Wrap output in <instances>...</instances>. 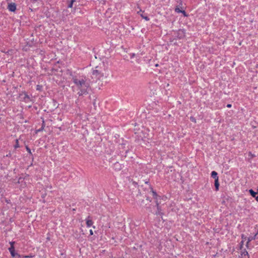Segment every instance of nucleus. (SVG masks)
I'll return each mask as SVG.
<instances>
[{
  "label": "nucleus",
  "mask_w": 258,
  "mask_h": 258,
  "mask_svg": "<svg viewBox=\"0 0 258 258\" xmlns=\"http://www.w3.org/2000/svg\"><path fill=\"white\" fill-rule=\"evenodd\" d=\"M72 80L78 90V94L81 95L87 93V89L90 87V84L86 77H84V76L74 77Z\"/></svg>",
  "instance_id": "f257e3e1"
},
{
  "label": "nucleus",
  "mask_w": 258,
  "mask_h": 258,
  "mask_svg": "<svg viewBox=\"0 0 258 258\" xmlns=\"http://www.w3.org/2000/svg\"><path fill=\"white\" fill-rule=\"evenodd\" d=\"M93 75L99 79L107 78L109 75L107 68L103 64V67H97L96 69L93 70Z\"/></svg>",
  "instance_id": "f03ea898"
},
{
  "label": "nucleus",
  "mask_w": 258,
  "mask_h": 258,
  "mask_svg": "<svg viewBox=\"0 0 258 258\" xmlns=\"http://www.w3.org/2000/svg\"><path fill=\"white\" fill-rule=\"evenodd\" d=\"M14 241L10 242L11 246L10 247V248H9V251L10 252L12 256L15 257V256H18V257H20V255L18 254V253H16L15 252V249L14 245Z\"/></svg>",
  "instance_id": "7ed1b4c3"
},
{
  "label": "nucleus",
  "mask_w": 258,
  "mask_h": 258,
  "mask_svg": "<svg viewBox=\"0 0 258 258\" xmlns=\"http://www.w3.org/2000/svg\"><path fill=\"white\" fill-rule=\"evenodd\" d=\"M8 9L11 12H15L16 10V5L15 3H9Z\"/></svg>",
  "instance_id": "20e7f679"
},
{
  "label": "nucleus",
  "mask_w": 258,
  "mask_h": 258,
  "mask_svg": "<svg viewBox=\"0 0 258 258\" xmlns=\"http://www.w3.org/2000/svg\"><path fill=\"white\" fill-rule=\"evenodd\" d=\"M86 224L87 227H90L93 224V222L89 217L86 219Z\"/></svg>",
  "instance_id": "39448f33"
},
{
  "label": "nucleus",
  "mask_w": 258,
  "mask_h": 258,
  "mask_svg": "<svg viewBox=\"0 0 258 258\" xmlns=\"http://www.w3.org/2000/svg\"><path fill=\"white\" fill-rule=\"evenodd\" d=\"M219 186V183L218 178V179L216 178L215 180V187L216 191H218Z\"/></svg>",
  "instance_id": "423d86ee"
},
{
  "label": "nucleus",
  "mask_w": 258,
  "mask_h": 258,
  "mask_svg": "<svg viewBox=\"0 0 258 258\" xmlns=\"http://www.w3.org/2000/svg\"><path fill=\"white\" fill-rule=\"evenodd\" d=\"M249 192L250 194L251 195V196L254 197V198H255V197H256V196L257 195V192L254 191V190H253L252 189H250Z\"/></svg>",
  "instance_id": "0eeeda50"
},
{
  "label": "nucleus",
  "mask_w": 258,
  "mask_h": 258,
  "mask_svg": "<svg viewBox=\"0 0 258 258\" xmlns=\"http://www.w3.org/2000/svg\"><path fill=\"white\" fill-rule=\"evenodd\" d=\"M30 99V97L28 95V94L25 93V92H24V101L28 102V101H29Z\"/></svg>",
  "instance_id": "6e6552de"
},
{
  "label": "nucleus",
  "mask_w": 258,
  "mask_h": 258,
  "mask_svg": "<svg viewBox=\"0 0 258 258\" xmlns=\"http://www.w3.org/2000/svg\"><path fill=\"white\" fill-rule=\"evenodd\" d=\"M211 175L212 177H213V178L215 179V180L216 179V178L218 179V173L216 171H212Z\"/></svg>",
  "instance_id": "1a4fd4ad"
},
{
  "label": "nucleus",
  "mask_w": 258,
  "mask_h": 258,
  "mask_svg": "<svg viewBox=\"0 0 258 258\" xmlns=\"http://www.w3.org/2000/svg\"><path fill=\"white\" fill-rule=\"evenodd\" d=\"M45 127V122H44V120H43L42 121V126H41V128H39L38 130L37 131V132H40V131H42L43 130V129Z\"/></svg>",
  "instance_id": "9d476101"
},
{
  "label": "nucleus",
  "mask_w": 258,
  "mask_h": 258,
  "mask_svg": "<svg viewBox=\"0 0 258 258\" xmlns=\"http://www.w3.org/2000/svg\"><path fill=\"white\" fill-rule=\"evenodd\" d=\"M19 147H20L19 144V140L16 139L14 148H15V149H18V148H19Z\"/></svg>",
  "instance_id": "9b49d317"
},
{
  "label": "nucleus",
  "mask_w": 258,
  "mask_h": 258,
  "mask_svg": "<svg viewBox=\"0 0 258 258\" xmlns=\"http://www.w3.org/2000/svg\"><path fill=\"white\" fill-rule=\"evenodd\" d=\"M256 234H254L253 236L249 237L248 239L247 242L251 241L252 240H254L256 236Z\"/></svg>",
  "instance_id": "f8f14e48"
},
{
  "label": "nucleus",
  "mask_w": 258,
  "mask_h": 258,
  "mask_svg": "<svg viewBox=\"0 0 258 258\" xmlns=\"http://www.w3.org/2000/svg\"><path fill=\"white\" fill-rule=\"evenodd\" d=\"M25 147H26V149L27 151L28 152V153L29 154H30V155H32V151L30 150V149L29 148L28 146H26Z\"/></svg>",
  "instance_id": "ddd939ff"
},
{
  "label": "nucleus",
  "mask_w": 258,
  "mask_h": 258,
  "mask_svg": "<svg viewBox=\"0 0 258 258\" xmlns=\"http://www.w3.org/2000/svg\"><path fill=\"white\" fill-rule=\"evenodd\" d=\"M141 16L142 17V18L145 19L146 21H149L150 20V18L147 16H145V15H143V14H141Z\"/></svg>",
  "instance_id": "4468645a"
},
{
  "label": "nucleus",
  "mask_w": 258,
  "mask_h": 258,
  "mask_svg": "<svg viewBox=\"0 0 258 258\" xmlns=\"http://www.w3.org/2000/svg\"><path fill=\"white\" fill-rule=\"evenodd\" d=\"M175 10L176 13H181L182 12V10H180L178 7H176Z\"/></svg>",
  "instance_id": "2eb2a0df"
},
{
  "label": "nucleus",
  "mask_w": 258,
  "mask_h": 258,
  "mask_svg": "<svg viewBox=\"0 0 258 258\" xmlns=\"http://www.w3.org/2000/svg\"><path fill=\"white\" fill-rule=\"evenodd\" d=\"M181 34L183 36H185V32L182 30H179L178 34Z\"/></svg>",
  "instance_id": "dca6fc26"
},
{
  "label": "nucleus",
  "mask_w": 258,
  "mask_h": 258,
  "mask_svg": "<svg viewBox=\"0 0 258 258\" xmlns=\"http://www.w3.org/2000/svg\"><path fill=\"white\" fill-rule=\"evenodd\" d=\"M75 2V0H71V3L70 4H69V5L68 6V7L69 8H72L73 7V3L74 2Z\"/></svg>",
  "instance_id": "f3484780"
},
{
  "label": "nucleus",
  "mask_w": 258,
  "mask_h": 258,
  "mask_svg": "<svg viewBox=\"0 0 258 258\" xmlns=\"http://www.w3.org/2000/svg\"><path fill=\"white\" fill-rule=\"evenodd\" d=\"M42 86L41 85H37V86H36V90H39V91H41V89H42Z\"/></svg>",
  "instance_id": "a211bd4d"
},
{
  "label": "nucleus",
  "mask_w": 258,
  "mask_h": 258,
  "mask_svg": "<svg viewBox=\"0 0 258 258\" xmlns=\"http://www.w3.org/2000/svg\"><path fill=\"white\" fill-rule=\"evenodd\" d=\"M181 13L183 14L184 17H187V15L186 14L185 11L182 10Z\"/></svg>",
  "instance_id": "6ab92c4d"
},
{
  "label": "nucleus",
  "mask_w": 258,
  "mask_h": 258,
  "mask_svg": "<svg viewBox=\"0 0 258 258\" xmlns=\"http://www.w3.org/2000/svg\"><path fill=\"white\" fill-rule=\"evenodd\" d=\"M242 255H243L244 256H247L248 257V253H247V251H245V252H243L242 254Z\"/></svg>",
  "instance_id": "aec40b11"
},
{
  "label": "nucleus",
  "mask_w": 258,
  "mask_h": 258,
  "mask_svg": "<svg viewBox=\"0 0 258 258\" xmlns=\"http://www.w3.org/2000/svg\"><path fill=\"white\" fill-rule=\"evenodd\" d=\"M34 255H32V254H30L29 255H25L24 256L25 257H33Z\"/></svg>",
  "instance_id": "412c9836"
},
{
  "label": "nucleus",
  "mask_w": 258,
  "mask_h": 258,
  "mask_svg": "<svg viewBox=\"0 0 258 258\" xmlns=\"http://www.w3.org/2000/svg\"><path fill=\"white\" fill-rule=\"evenodd\" d=\"M152 195L153 196H157L156 192L154 191H152Z\"/></svg>",
  "instance_id": "4be33fe9"
},
{
  "label": "nucleus",
  "mask_w": 258,
  "mask_h": 258,
  "mask_svg": "<svg viewBox=\"0 0 258 258\" xmlns=\"http://www.w3.org/2000/svg\"><path fill=\"white\" fill-rule=\"evenodd\" d=\"M94 234L93 231L92 229L90 230V235H93Z\"/></svg>",
  "instance_id": "5701e85b"
},
{
  "label": "nucleus",
  "mask_w": 258,
  "mask_h": 258,
  "mask_svg": "<svg viewBox=\"0 0 258 258\" xmlns=\"http://www.w3.org/2000/svg\"><path fill=\"white\" fill-rule=\"evenodd\" d=\"M190 119L191 121H194V122H196V120L194 118H193V117H191Z\"/></svg>",
  "instance_id": "b1692460"
},
{
  "label": "nucleus",
  "mask_w": 258,
  "mask_h": 258,
  "mask_svg": "<svg viewBox=\"0 0 258 258\" xmlns=\"http://www.w3.org/2000/svg\"><path fill=\"white\" fill-rule=\"evenodd\" d=\"M156 205H157V209L159 210L160 209V206H159V203H157Z\"/></svg>",
  "instance_id": "393cba45"
},
{
  "label": "nucleus",
  "mask_w": 258,
  "mask_h": 258,
  "mask_svg": "<svg viewBox=\"0 0 258 258\" xmlns=\"http://www.w3.org/2000/svg\"><path fill=\"white\" fill-rule=\"evenodd\" d=\"M231 106H232V105H231V104H228L227 105V107H228V108H231Z\"/></svg>",
  "instance_id": "a878e982"
},
{
  "label": "nucleus",
  "mask_w": 258,
  "mask_h": 258,
  "mask_svg": "<svg viewBox=\"0 0 258 258\" xmlns=\"http://www.w3.org/2000/svg\"><path fill=\"white\" fill-rule=\"evenodd\" d=\"M255 199L257 201V202H258V196L256 195V197L255 198Z\"/></svg>",
  "instance_id": "bb28decb"
},
{
  "label": "nucleus",
  "mask_w": 258,
  "mask_h": 258,
  "mask_svg": "<svg viewBox=\"0 0 258 258\" xmlns=\"http://www.w3.org/2000/svg\"><path fill=\"white\" fill-rule=\"evenodd\" d=\"M114 165H119L120 166V164H119L118 162H116V163Z\"/></svg>",
  "instance_id": "cd10ccee"
},
{
  "label": "nucleus",
  "mask_w": 258,
  "mask_h": 258,
  "mask_svg": "<svg viewBox=\"0 0 258 258\" xmlns=\"http://www.w3.org/2000/svg\"><path fill=\"white\" fill-rule=\"evenodd\" d=\"M181 38H182V36H179V37H178V38H179V39H181Z\"/></svg>",
  "instance_id": "c85d7f7f"
},
{
  "label": "nucleus",
  "mask_w": 258,
  "mask_h": 258,
  "mask_svg": "<svg viewBox=\"0 0 258 258\" xmlns=\"http://www.w3.org/2000/svg\"><path fill=\"white\" fill-rule=\"evenodd\" d=\"M257 191H258V188H257Z\"/></svg>",
  "instance_id": "c756f323"
}]
</instances>
